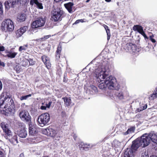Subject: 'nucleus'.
I'll return each instance as SVG.
<instances>
[{
    "mask_svg": "<svg viewBox=\"0 0 157 157\" xmlns=\"http://www.w3.org/2000/svg\"><path fill=\"white\" fill-rule=\"evenodd\" d=\"M62 99H63L64 103L66 106H68L70 105L71 103V100L70 98L65 97L63 98Z\"/></svg>",
    "mask_w": 157,
    "mask_h": 157,
    "instance_id": "obj_24",
    "label": "nucleus"
},
{
    "mask_svg": "<svg viewBox=\"0 0 157 157\" xmlns=\"http://www.w3.org/2000/svg\"><path fill=\"white\" fill-rule=\"evenodd\" d=\"M28 124L29 134L30 135L33 136L36 133V129L35 126L32 124L31 122Z\"/></svg>",
    "mask_w": 157,
    "mask_h": 157,
    "instance_id": "obj_17",
    "label": "nucleus"
},
{
    "mask_svg": "<svg viewBox=\"0 0 157 157\" xmlns=\"http://www.w3.org/2000/svg\"><path fill=\"white\" fill-rule=\"evenodd\" d=\"M45 2H46V3L48 2V0H46L45 1Z\"/></svg>",
    "mask_w": 157,
    "mask_h": 157,
    "instance_id": "obj_61",
    "label": "nucleus"
},
{
    "mask_svg": "<svg viewBox=\"0 0 157 157\" xmlns=\"http://www.w3.org/2000/svg\"><path fill=\"white\" fill-rule=\"evenodd\" d=\"M90 0H86V2H88Z\"/></svg>",
    "mask_w": 157,
    "mask_h": 157,
    "instance_id": "obj_60",
    "label": "nucleus"
},
{
    "mask_svg": "<svg viewBox=\"0 0 157 157\" xmlns=\"http://www.w3.org/2000/svg\"><path fill=\"white\" fill-rule=\"evenodd\" d=\"M141 157H149L147 153L145 152L144 153H142Z\"/></svg>",
    "mask_w": 157,
    "mask_h": 157,
    "instance_id": "obj_42",
    "label": "nucleus"
},
{
    "mask_svg": "<svg viewBox=\"0 0 157 157\" xmlns=\"http://www.w3.org/2000/svg\"><path fill=\"white\" fill-rule=\"evenodd\" d=\"M74 5L73 2H69L64 4V5L65 8L70 13H72L74 11L73 10L72 7Z\"/></svg>",
    "mask_w": 157,
    "mask_h": 157,
    "instance_id": "obj_18",
    "label": "nucleus"
},
{
    "mask_svg": "<svg viewBox=\"0 0 157 157\" xmlns=\"http://www.w3.org/2000/svg\"><path fill=\"white\" fill-rule=\"evenodd\" d=\"M51 36V35H49L47 36H44L43 37L40 38V40H42L43 41L45 40L46 39H48Z\"/></svg>",
    "mask_w": 157,
    "mask_h": 157,
    "instance_id": "obj_39",
    "label": "nucleus"
},
{
    "mask_svg": "<svg viewBox=\"0 0 157 157\" xmlns=\"http://www.w3.org/2000/svg\"><path fill=\"white\" fill-rule=\"evenodd\" d=\"M64 17L63 11L60 8H57L52 12L51 18L55 22L61 21Z\"/></svg>",
    "mask_w": 157,
    "mask_h": 157,
    "instance_id": "obj_4",
    "label": "nucleus"
},
{
    "mask_svg": "<svg viewBox=\"0 0 157 157\" xmlns=\"http://www.w3.org/2000/svg\"><path fill=\"white\" fill-rule=\"evenodd\" d=\"M109 64L107 61L97 62L94 66V67H95L94 75L97 81L99 82L104 81L108 89L113 90L116 87V79L114 77L109 75Z\"/></svg>",
    "mask_w": 157,
    "mask_h": 157,
    "instance_id": "obj_1",
    "label": "nucleus"
},
{
    "mask_svg": "<svg viewBox=\"0 0 157 157\" xmlns=\"http://www.w3.org/2000/svg\"><path fill=\"white\" fill-rule=\"evenodd\" d=\"M150 157H157L156 155H151Z\"/></svg>",
    "mask_w": 157,
    "mask_h": 157,
    "instance_id": "obj_59",
    "label": "nucleus"
},
{
    "mask_svg": "<svg viewBox=\"0 0 157 157\" xmlns=\"http://www.w3.org/2000/svg\"><path fill=\"white\" fill-rule=\"evenodd\" d=\"M157 97V96L153 93L151 95L150 97V99L151 100H153L155 98H156Z\"/></svg>",
    "mask_w": 157,
    "mask_h": 157,
    "instance_id": "obj_40",
    "label": "nucleus"
},
{
    "mask_svg": "<svg viewBox=\"0 0 157 157\" xmlns=\"http://www.w3.org/2000/svg\"><path fill=\"white\" fill-rule=\"evenodd\" d=\"M105 1L107 2H110L111 1V0H105Z\"/></svg>",
    "mask_w": 157,
    "mask_h": 157,
    "instance_id": "obj_58",
    "label": "nucleus"
},
{
    "mask_svg": "<svg viewBox=\"0 0 157 157\" xmlns=\"http://www.w3.org/2000/svg\"><path fill=\"white\" fill-rule=\"evenodd\" d=\"M135 130V127L132 126L128 128L127 131L124 133V135H127L128 134L134 132Z\"/></svg>",
    "mask_w": 157,
    "mask_h": 157,
    "instance_id": "obj_28",
    "label": "nucleus"
},
{
    "mask_svg": "<svg viewBox=\"0 0 157 157\" xmlns=\"http://www.w3.org/2000/svg\"><path fill=\"white\" fill-rule=\"evenodd\" d=\"M139 33L141 34L142 35H144L145 33L143 29H142V30Z\"/></svg>",
    "mask_w": 157,
    "mask_h": 157,
    "instance_id": "obj_52",
    "label": "nucleus"
},
{
    "mask_svg": "<svg viewBox=\"0 0 157 157\" xmlns=\"http://www.w3.org/2000/svg\"><path fill=\"white\" fill-rule=\"evenodd\" d=\"M40 108L42 110H45L46 109V107L45 106L42 105L40 106Z\"/></svg>",
    "mask_w": 157,
    "mask_h": 157,
    "instance_id": "obj_46",
    "label": "nucleus"
},
{
    "mask_svg": "<svg viewBox=\"0 0 157 157\" xmlns=\"http://www.w3.org/2000/svg\"><path fill=\"white\" fill-rule=\"evenodd\" d=\"M27 44L24 45L23 46H21L19 48V51L20 52H21L23 50H26L27 49Z\"/></svg>",
    "mask_w": 157,
    "mask_h": 157,
    "instance_id": "obj_33",
    "label": "nucleus"
},
{
    "mask_svg": "<svg viewBox=\"0 0 157 157\" xmlns=\"http://www.w3.org/2000/svg\"><path fill=\"white\" fill-rule=\"evenodd\" d=\"M79 147L80 150L82 148V149L85 151H87L89 149V148H91V146H90V144L85 143L83 142L80 143L79 145Z\"/></svg>",
    "mask_w": 157,
    "mask_h": 157,
    "instance_id": "obj_21",
    "label": "nucleus"
},
{
    "mask_svg": "<svg viewBox=\"0 0 157 157\" xmlns=\"http://www.w3.org/2000/svg\"><path fill=\"white\" fill-rule=\"evenodd\" d=\"M17 138V136L15 135L12 137L11 140L12 141V143L14 144H17L18 143Z\"/></svg>",
    "mask_w": 157,
    "mask_h": 157,
    "instance_id": "obj_29",
    "label": "nucleus"
},
{
    "mask_svg": "<svg viewBox=\"0 0 157 157\" xmlns=\"http://www.w3.org/2000/svg\"><path fill=\"white\" fill-rule=\"evenodd\" d=\"M28 62H29L30 65H33L35 64V62L34 61L33 59L29 58L28 59Z\"/></svg>",
    "mask_w": 157,
    "mask_h": 157,
    "instance_id": "obj_35",
    "label": "nucleus"
},
{
    "mask_svg": "<svg viewBox=\"0 0 157 157\" xmlns=\"http://www.w3.org/2000/svg\"><path fill=\"white\" fill-rule=\"evenodd\" d=\"M114 90H115V94L117 98L120 100L124 98V95L121 89L119 88V87L117 86L116 87Z\"/></svg>",
    "mask_w": 157,
    "mask_h": 157,
    "instance_id": "obj_13",
    "label": "nucleus"
},
{
    "mask_svg": "<svg viewBox=\"0 0 157 157\" xmlns=\"http://www.w3.org/2000/svg\"><path fill=\"white\" fill-rule=\"evenodd\" d=\"M19 116L21 120L28 124L31 122V117L29 112L26 110L20 111Z\"/></svg>",
    "mask_w": 157,
    "mask_h": 157,
    "instance_id": "obj_10",
    "label": "nucleus"
},
{
    "mask_svg": "<svg viewBox=\"0 0 157 157\" xmlns=\"http://www.w3.org/2000/svg\"><path fill=\"white\" fill-rule=\"evenodd\" d=\"M50 120V116L47 113H43L39 116L38 118L39 125L41 127L48 124Z\"/></svg>",
    "mask_w": 157,
    "mask_h": 157,
    "instance_id": "obj_6",
    "label": "nucleus"
},
{
    "mask_svg": "<svg viewBox=\"0 0 157 157\" xmlns=\"http://www.w3.org/2000/svg\"><path fill=\"white\" fill-rule=\"evenodd\" d=\"M3 13V7L2 4L0 3V16Z\"/></svg>",
    "mask_w": 157,
    "mask_h": 157,
    "instance_id": "obj_41",
    "label": "nucleus"
},
{
    "mask_svg": "<svg viewBox=\"0 0 157 157\" xmlns=\"http://www.w3.org/2000/svg\"><path fill=\"white\" fill-rule=\"evenodd\" d=\"M52 101H50L48 102V103L47 104L46 103V108H49L50 107V105H51V104L52 103Z\"/></svg>",
    "mask_w": 157,
    "mask_h": 157,
    "instance_id": "obj_43",
    "label": "nucleus"
},
{
    "mask_svg": "<svg viewBox=\"0 0 157 157\" xmlns=\"http://www.w3.org/2000/svg\"><path fill=\"white\" fill-rule=\"evenodd\" d=\"M34 4L36 5L38 9H43L42 4L39 2L38 0H31L30 1V5L33 6Z\"/></svg>",
    "mask_w": 157,
    "mask_h": 157,
    "instance_id": "obj_20",
    "label": "nucleus"
},
{
    "mask_svg": "<svg viewBox=\"0 0 157 157\" xmlns=\"http://www.w3.org/2000/svg\"><path fill=\"white\" fill-rule=\"evenodd\" d=\"M43 133L56 139L60 137L59 131L50 127L44 129L43 131Z\"/></svg>",
    "mask_w": 157,
    "mask_h": 157,
    "instance_id": "obj_7",
    "label": "nucleus"
},
{
    "mask_svg": "<svg viewBox=\"0 0 157 157\" xmlns=\"http://www.w3.org/2000/svg\"><path fill=\"white\" fill-rule=\"evenodd\" d=\"M0 66H2L3 67H4L5 66V63L3 62H2L0 60Z\"/></svg>",
    "mask_w": 157,
    "mask_h": 157,
    "instance_id": "obj_48",
    "label": "nucleus"
},
{
    "mask_svg": "<svg viewBox=\"0 0 157 157\" xmlns=\"http://www.w3.org/2000/svg\"><path fill=\"white\" fill-rule=\"evenodd\" d=\"M20 157H24V154L23 153H21L19 155Z\"/></svg>",
    "mask_w": 157,
    "mask_h": 157,
    "instance_id": "obj_56",
    "label": "nucleus"
},
{
    "mask_svg": "<svg viewBox=\"0 0 157 157\" xmlns=\"http://www.w3.org/2000/svg\"><path fill=\"white\" fill-rule=\"evenodd\" d=\"M26 19V15L25 13H21L17 17V21L22 22L25 21Z\"/></svg>",
    "mask_w": 157,
    "mask_h": 157,
    "instance_id": "obj_22",
    "label": "nucleus"
},
{
    "mask_svg": "<svg viewBox=\"0 0 157 157\" xmlns=\"http://www.w3.org/2000/svg\"><path fill=\"white\" fill-rule=\"evenodd\" d=\"M143 36L144 37V39H145V40H146V39H149V38H148V37L147 35H146V34L145 33L144 35H143Z\"/></svg>",
    "mask_w": 157,
    "mask_h": 157,
    "instance_id": "obj_50",
    "label": "nucleus"
},
{
    "mask_svg": "<svg viewBox=\"0 0 157 157\" xmlns=\"http://www.w3.org/2000/svg\"><path fill=\"white\" fill-rule=\"evenodd\" d=\"M0 126L5 132V137L6 139H10L12 137L13 132L8 127V124L5 122H2L0 124Z\"/></svg>",
    "mask_w": 157,
    "mask_h": 157,
    "instance_id": "obj_8",
    "label": "nucleus"
},
{
    "mask_svg": "<svg viewBox=\"0 0 157 157\" xmlns=\"http://www.w3.org/2000/svg\"><path fill=\"white\" fill-rule=\"evenodd\" d=\"M79 22H79V20H78L75 21V22L73 24V25H74V24H77L79 23Z\"/></svg>",
    "mask_w": 157,
    "mask_h": 157,
    "instance_id": "obj_53",
    "label": "nucleus"
},
{
    "mask_svg": "<svg viewBox=\"0 0 157 157\" xmlns=\"http://www.w3.org/2000/svg\"><path fill=\"white\" fill-rule=\"evenodd\" d=\"M131 149H127L125 151L124 155L121 157H134V152L136 150H134L132 148Z\"/></svg>",
    "mask_w": 157,
    "mask_h": 157,
    "instance_id": "obj_15",
    "label": "nucleus"
},
{
    "mask_svg": "<svg viewBox=\"0 0 157 157\" xmlns=\"http://www.w3.org/2000/svg\"><path fill=\"white\" fill-rule=\"evenodd\" d=\"M132 29L134 31H136L139 33L142 30L143 28L140 25H134L132 27Z\"/></svg>",
    "mask_w": 157,
    "mask_h": 157,
    "instance_id": "obj_26",
    "label": "nucleus"
},
{
    "mask_svg": "<svg viewBox=\"0 0 157 157\" xmlns=\"http://www.w3.org/2000/svg\"><path fill=\"white\" fill-rule=\"evenodd\" d=\"M45 6H46L48 7V5H45Z\"/></svg>",
    "mask_w": 157,
    "mask_h": 157,
    "instance_id": "obj_64",
    "label": "nucleus"
},
{
    "mask_svg": "<svg viewBox=\"0 0 157 157\" xmlns=\"http://www.w3.org/2000/svg\"><path fill=\"white\" fill-rule=\"evenodd\" d=\"M79 22H84L83 21V20L82 19H79Z\"/></svg>",
    "mask_w": 157,
    "mask_h": 157,
    "instance_id": "obj_57",
    "label": "nucleus"
},
{
    "mask_svg": "<svg viewBox=\"0 0 157 157\" xmlns=\"http://www.w3.org/2000/svg\"><path fill=\"white\" fill-rule=\"evenodd\" d=\"M153 93L154 94H155V95H156L157 96V87H156V88L155 89V90H154V91L153 92Z\"/></svg>",
    "mask_w": 157,
    "mask_h": 157,
    "instance_id": "obj_51",
    "label": "nucleus"
},
{
    "mask_svg": "<svg viewBox=\"0 0 157 157\" xmlns=\"http://www.w3.org/2000/svg\"><path fill=\"white\" fill-rule=\"evenodd\" d=\"M5 50V48L3 46H0V52H3Z\"/></svg>",
    "mask_w": 157,
    "mask_h": 157,
    "instance_id": "obj_44",
    "label": "nucleus"
},
{
    "mask_svg": "<svg viewBox=\"0 0 157 157\" xmlns=\"http://www.w3.org/2000/svg\"><path fill=\"white\" fill-rule=\"evenodd\" d=\"M90 87L91 89H92L95 93H96L98 92L97 88L96 86H94L93 85H90Z\"/></svg>",
    "mask_w": 157,
    "mask_h": 157,
    "instance_id": "obj_37",
    "label": "nucleus"
},
{
    "mask_svg": "<svg viewBox=\"0 0 157 157\" xmlns=\"http://www.w3.org/2000/svg\"><path fill=\"white\" fill-rule=\"evenodd\" d=\"M98 87L100 89L105 90L108 88L107 85L105 83L104 81L99 84Z\"/></svg>",
    "mask_w": 157,
    "mask_h": 157,
    "instance_id": "obj_25",
    "label": "nucleus"
},
{
    "mask_svg": "<svg viewBox=\"0 0 157 157\" xmlns=\"http://www.w3.org/2000/svg\"><path fill=\"white\" fill-rule=\"evenodd\" d=\"M119 3L118 2H117V5H118H118H119Z\"/></svg>",
    "mask_w": 157,
    "mask_h": 157,
    "instance_id": "obj_63",
    "label": "nucleus"
},
{
    "mask_svg": "<svg viewBox=\"0 0 157 157\" xmlns=\"http://www.w3.org/2000/svg\"><path fill=\"white\" fill-rule=\"evenodd\" d=\"M8 51H6V52H5L6 53H7V54H8Z\"/></svg>",
    "mask_w": 157,
    "mask_h": 157,
    "instance_id": "obj_62",
    "label": "nucleus"
},
{
    "mask_svg": "<svg viewBox=\"0 0 157 157\" xmlns=\"http://www.w3.org/2000/svg\"><path fill=\"white\" fill-rule=\"evenodd\" d=\"M147 108V105H145V106H144L143 107V108L142 109V110H143L146 109Z\"/></svg>",
    "mask_w": 157,
    "mask_h": 157,
    "instance_id": "obj_55",
    "label": "nucleus"
},
{
    "mask_svg": "<svg viewBox=\"0 0 157 157\" xmlns=\"http://www.w3.org/2000/svg\"><path fill=\"white\" fill-rule=\"evenodd\" d=\"M1 28L3 31L12 32L14 29L13 23L10 19H6L2 23Z\"/></svg>",
    "mask_w": 157,
    "mask_h": 157,
    "instance_id": "obj_5",
    "label": "nucleus"
},
{
    "mask_svg": "<svg viewBox=\"0 0 157 157\" xmlns=\"http://www.w3.org/2000/svg\"><path fill=\"white\" fill-rule=\"evenodd\" d=\"M156 144L155 147L157 148V133L151 131L148 134L146 133L143 135L132 142V148L137 150L140 146L145 147L149 145L151 141Z\"/></svg>",
    "mask_w": 157,
    "mask_h": 157,
    "instance_id": "obj_3",
    "label": "nucleus"
},
{
    "mask_svg": "<svg viewBox=\"0 0 157 157\" xmlns=\"http://www.w3.org/2000/svg\"><path fill=\"white\" fill-rule=\"evenodd\" d=\"M28 60L26 59H23L21 62V65L23 67H25L28 65Z\"/></svg>",
    "mask_w": 157,
    "mask_h": 157,
    "instance_id": "obj_30",
    "label": "nucleus"
},
{
    "mask_svg": "<svg viewBox=\"0 0 157 157\" xmlns=\"http://www.w3.org/2000/svg\"><path fill=\"white\" fill-rule=\"evenodd\" d=\"M154 35L153 34H152L151 35H150L149 36V40L153 43H155L154 45V46H156V45L157 43L156 42V40L153 38L154 37Z\"/></svg>",
    "mask_w": 157,
    "mask_h": 157,
    "instance_id": "obj_32",
    "label": "nucleus"
},
{
    "mask_svg": "<svg viewBox=\"0 0 157 157\" xmlns=\"http://www.w3.org/2000/svg\"><path fill=\"white\" fill-rule=\"evenodd\" d=\"M31 96L32 95L31 94H29L27 95L22 96L20 97V99L21 101L24 100H26L28 98L31 97Z\"/></svg>",
    "mask_w": 157,
    "mask_h": 157,
    "instance_id": "obj_31",
    "label": "nucleus"
},
{
    "mask_svg": "<svg viewBox=\"0 0 157 157\" xmlns=\"http://www.w3.org/2000/svg\"><path fill=\"white\" fill-rule=\"evenodd\" d=\"M28 27L26 26L21 27L16 32V36L18 38L21 37L28 29Z\"/></svg>",
    "mask_w": 157,
    "mask_h": 157,
    "instance_id": "obj_14",
    "label": "nucleus"
},
{
    "mask_svg": "<svg viewBox=\"0 0 157 157\" xmlns=\"http://www.w3.org/2000/svg\"><path fill=\"white\" fill-rule=\"evenodd\" d=\"M62 50V46L60 44H59L57 48L56 53H58L60 54L61 51Z\"/></svg>",
    "mask_w": 157,
    "mask_h": 157,
    "instance_id": "obj_36",
    "label": "nucleus"
},
{
    "mask_svg": "<svg viewBox=\"0 0 157 157\" xmlns=\"http://www.w3.org/2000/svg\"><path fill=\"white\" fill-rule=\"evenodd\" d=\"M2 82L0 81V90H1L2 88Z\"/></svg>",
    "mask_w": 157,
    "mask_h": 157,
    "instance_id": "obj_54",
    "label": "nucleus"
},
{
    "mask_svg": "<svg viewBox=\"0 0 157 157\" xmlns=\"http://www.w3.org/2000/svg\"><path fill=\"white\" fill-rule=\"evenodd\" d=\"M15 112V107L10 94L2 93L0 96V113L6 116H13Z\"/></svg>",
    "mask_w": 157,
    "mask_h": 157,
    "instance_id": "obj_2",
    "label": "nucleus"
},
{
    "mask_svg": "<svg viewBox=\"0 0 157 157\" xmlns=\"http://www.w3.org/2000/svg\"><path fill=\"white\" fill-rule=\"evenodd\" d=\"M67 81V78L66 77L65 75H64V77L63 78V81L64 82H66Z\"/></svg>",
    "mask_w": 157,
    "mask_h": 157,
    "instance_id": "obj_49",
    "label": "nucleus"
},
{
    "mask_svg": "<svg viewBox=\"0 0 157 157\" xmlns=\"http://www.w3.org/2000/svg\"><path fill=\"white\" fill-rule=\"evenodd\" d=\"M17 54V52H13V50H11L8 52V54L6 55V56L9 58H13L15 57Z\"/></svg>",
    "mask_w": 157,
    "mask_h": 157,
    "instance_id": "obj_23",
    "label": "nucleus"
},
{
    "mask_svg": "<svg viewBox=\"0 0 157 157\" xmlns=\"http://www.w3.org/2000/svg\"><path fill=\"white\" fill-rule=\"evenodd\" d=\"M45 18L44 17H39L33 22L31 27L33 28H36L43 26L45 23Z\"/></svg>",
    "mask_w": 157,
    "mask_h": 157,
    "instance_id": "obj_9",
    "label": "nucleus"
},
{
    "mask_svg": "<svg viewBox=\"0 0 157 157\" xmlns=\"http://www.w3.org/2000/svg\"><path fill=\"white\" fill-rule=\"evenodd\" d=\"M41 59L48 69L51 67V63L49 58L45 56H42Z\"/></svg>",
    "mask_w": 157,
    "mask_h": 157,
    "instance_id": "obj_19",
    "label": "nucleus"
},
{
    "mask_svg": "<svg viewBox=\"0 0 157 157\" xmlns=\"http://www.w3.org/2000/svg\"><path fill=\"white\" fill-rule=\"evenodd\" d=\"M18 136L21 138H25L27 135L26 128L23 127L17 132Z\"/></svg>",
    "mask_w": 157,
    "mask_h": 157,
    "instance_id": "obj_16",
    "label": "nucleus"
},
{
    "mask_svg": "<svg viewBox=\"0 0 157 157\" xmlns=\"http://www.w3.org/2000/svg\"><path fill=\"white\" fill-rule=\"evenodd\" d=\"M20 2H19V5L22 4V5H24L25 4L28 2V0H19Z\"/></svg>",
    "mask_w": 157,
    "mask_h": 157,
    "instance_id": "obj_38",
    "label": "nucleus"
},
{
    "mask_svg": "<svg viewBox=\"0 0 157 157\" xmlns=\"http://www.w3.org/2000/svg\"><path fill=\"white\" fill-rule=\"evenodd\" d=\"M124 48L126 50H127L130 52L136 53L139 51V48H137V47L134 44L131 43H128L126 44Z\"/></svg>",
    "mask_w": 157,
    "mask_h": 157,
    "instance_id": "obj_11",
    "label": "nucleus"
},
{
    "mask_svg": "<svg viewBox=\"0 0 157 157\" xmlns=\"http://www.w3.org/2000/svg\"><path fill=\"white\" fill-rule=\"evenodd\" d=\"M21 67L19 65H17L14 67V69L17 73H19L21 71Z\"/></svg>",
    "mask_w": 157,
    "mask_h": 157,
    "instance_id": "obj_34",
    "label": "nucleus"
},
{
    "mask_svg": "<svg viewBox=\"0 0 157 157\" xmlns=\"http://www.w3.org/2000/svg\"><path fill=\"white\" fill-rule=\"evenodd\" d=\"M5 155L3 152L0 150V157H5Z\"/></svg>",
    "mask_w": 157,
    "mask_h": 157,
    "instance_id": "obj_45",
    "label": "nucleus"
},
{
    "mask_svg": "<svg viewBox=\"0 0 157 157\" xmlns=\"http://www.w3.org/2000/svg\"><path fill=\"white\" fill-rule=\"evenodd\" d=\"M60 58V54L56 53V59H58Z\"/></svg>",
    "mask_w": 157,
    "mask_h": 157,
    "instance_id": "obj_47",
    "label": "nucleus"
},
{
    "mask_svg": "<svg viewBox=\"0 0 157 157\" xmlns=\"http://www.w3.org/2000/svg\"><path fill=\"white\" fill-rule=\"evenodd\" d=\"M104 27L106 31L107 36V40H109L110 38L111 34L110 33V30L109 29L108 26L105 25H104Z\"/></svg>",
    "mask_w": 157,
    "mask_h": 157,
    "instance_id": "obj_27",
    "label": "nucleus"
},
{
    "mask_svg": "<svg viewBox=\"0 0 157 157\" xmlns=\"http://www.w3.org/2000/svg\"><path fill=\"white\" fill-rule=\"evenodd\" d=\"M19 0H10L5 2V7L9 8L10 7L13 8L17 5H19Z\"/></svg>",
    "mask_w": 157,
    "mask_h": 157,
    "instance_id": "obj_12",
    "label": "nucleus"
}]
</instances>
